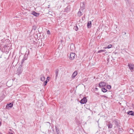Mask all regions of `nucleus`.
Instances as JSON below:
<instances>
[{
	"label": "nucleus",
	"instance_id": "c756f323",
	"mask_svg": "<svg viewBox=\"0 0 134 134\" xmlns=\"http://www.w3.org/2000/svg\"><path fill=\"white\" fill-rule=\"evenodd\" d=\"M117 52H113V54H117Z\"/></svg>",
	"mask_w": 134,
	"mask_h": 134
},
{
	"label": "nucleus",
	"instance_id": "5701e85b",
	"mask_svg": "<svg viewBox=\"0 0 134 134\" xmlns=\"http://www.w3.org/2000/svg\"><path fill=\"white\" fill-rule=\"evenodd\" d=\"M107 88L109 89H110L111 88V86L110 85H108L107 86Z\"/></svg>",
	"mask_w": 134,
	"mask_h": 134
},
{
	"label": "nucleus",
	"instance_id": "f257e3e1",
	"mask_svg": "<svg viewBox=\"0 0 134 134\" xmlns=\"http://www.w3.org/2000/svg\"><path fill=\"white\" fill-rule=\"evenodd\" d=\"M128 66L129 67L131 71V72H132L134 69V64L132 63H129L128 64Z\"/></svg>",
	"mask_w": 134,
	"mask_h": 134
},
{
	"label": "nucleus",
	"instance_id": "79ce46f5",
	"mask_svg": "<svg viewBox=\"0 0 134 134\" xmlns=\"http://www.w3.org/2000/svg\"><path fill=\"white\" fill-rule=\"evenodd\" d=\"M115 127H116V126H115L114 127V128H115Z\"/></svg>",
	"mask_w": 134,
	"mask_h": 134
},
{
	"label": "nucleus",
	"instance_id": "dca6fc26",
	"mask_svg": "<svg viewBox=\"0 0 134 134\" xmlns=\"http://www.w3.org/2000/svg\"><path fill=\"white\" fill-rule=\"evenodd\" d=\"M102 91L104 92H105L107 91V90L104 87L102 88Z\"/></svg>",
	"mask_w": 134,
	"mask_h": 134
},
{
	"label": "nucleus",
	"instance_id": "b1692460",
	"mask_svg": "<svg viewBox=\"0 0 134 134\" xmlns=\"http://www.w3.org/2000/svg\"><path fill=\"white\" fill-rule=\"evenodd\" d=\"M25 60L24 59H23L22 60V62H21V65H22L23 63L24 62V61Z\"/></svg>",
	"mask_w": 134,
	"mask_h": 134
},
{
	"label": "nucleus",
	"instance_id": "a19ab883",
	"mask_svg": "<svg viewBox=\"0 0 134 134\" xmlns=\"http://www.w3.org/2000/svg\"><path fill=\"white\" fill-rule=\"evenodd\" d=\"M119 103H120V104H121V103H120V102H119Z\"/></svg>",
	"mask_w": 134,
	"mask_h": 134
},
{
	"label": "nucleus",
	"instance_id": "a878e982",
	"mask_svg": "<svg viewBox=\"0 0 134 134\" xmlns=\"http://www.w3.org/2000/svg\"><path fill=\"white\" fill-rule=\"evenodd\" d=\"M47 82H48V81H47V80L44 82V86H45L47 84Z\"/></svg>",
	"mask_w": 134,
	"mask_h": 134
},
{
	"label": "nucleus",
	"instance_id": "4468645a",
	"mask_svg": "<svg viewBox=\"0 0 134 134\" xmlns=\"http://www.w3.org/2000/svg\"><path fill=\"white\" fill-rule=\"evenodd\" d=\"M70 49L72 51L73 50H74L75 49V47L74 46V45L72 44L71 45L70 47Z\"/></svg>",
	"mask_w": 134,
	"mask_h": 134
},
{
	"label": "nucleus",
	"instance_id": "39448f33",
	"mask_svg": "<svg viewBox=\"0 0 134 134\" xmlns=\"http://www.w3.org/2000/svg\"><path fill=\"white\" fill-rule=\"evenodd\" d=\"M113 122L116 125V127H118L119 126V124L116 120H114Z\"/></svg>",
	"mask_w": 134,
	"mask_h": 134
},
{
	"label": "nucleus",
	"instance_id": "1a4fd4ad",
	"mask_svg": "<svg viewBox=\"0 0 134 134\" xmlns=\"http://www.w3.org/2000/svg\"><path fill=\"white\" fill-rule=\"evenodd\" d=\"M107 125L108 126L109 129H111L113 127V125L110 122H108V124Z\"/></svg>",
	"mask_w": 134,
	"mask_h": 134
},
{
	"label": "nucleus",
	"instance_id": "2eb2a0df",
	"mask_svg": "<svg viewBox=\"0 0 134 134\" xmlns=\"http://www.w3.org/2000/svg\"><path fill=\"white\" fill-rule=\"evenodd\" d=\"M32 14L36 16H37L39 15V14L36 13L35 12H33L32 13Z\"/></svg>",
	"mask_w": 134,
	"mask_h": 134
},
{
	"label": "nucleus",
	"instance_id": "cd10ccee",
	"mask_svg": "<svg viewBox=\"0 0 134 134\" xmlns=\"http://www.w3.org/2000/svg\"><path fill=\"white\" fill-rule=\"evenodd\" d=\"M47 33L48 34H50V31L49 30H48L47 32Z\"/></svg>",
	"mask_w": 134,
	"mask_h": 134
},
{
	"label": "nucleus",
	"instance_id": "f3484780",
	"mask_svg": "<svg viewBox=\"0 0 134 134\" xmlns=\"http://www.w3.org/2000/svg\"><path fill=\"white\" fill-rule=\"evenodd\" d=\"M55 74H56V77H57L58 76V69H57L56 70Z\"/></svg>",
	"mask_w": 134,
	"mask_h": 134
},
{
	"label": "nucleus",
	"instance_id": "412c9836",
	"mask_svg": "<svg viewBox=\"0 0 134 134\" xmlns=\"http://www.w3.org/2000/svg\"><path fill=\"white\" fill-rule=\"evenodd\" d=\"M55 129H56V131L57 132V133L58 134L59 132V129H58L57 128V127H55Z\"/></svg>",
	"mask_w": 134,
	"mask_h": 134
},
{
	"label": "nucleus",
	"instance_id": "f8f14e48",
	"mask_svg": "<svg viewBox=\"0 0 134 134\" xmlns=\"http://www.w3.org/2000/svg\"><path fill=\"white\" fill-rule=\"evenodd\" d=\"M91 21L88 22L87 23V27L88 28H90L91 27Z\"/></svg>",
	"mask_w": 134,
	"mask_h": 134
},
{
	"label": "nucleus",
	"instance_id": "aec40b11",
	"mask_svg": "<svg viewBox=\"0 0 134 134\" xmlns=\"http://www.w3.org/2000/svg\"><path fill=\"white\" fill-rule=\"evenodd\" d=\"M105 51V50H101L98 51V53H101Z\"/></svg>",
	"mask_w": 134,
	"mask_h": 134
},
{
	"label": "nucleus",
	"instance_id": "4c0bfd02",
	"mask_svg": "<svg viewBox=\"0 0 134 134\" xmlns=\"http://www.w3.org/2000/svg\"><path fill=\"white\" fill-rule=\"evenodd\" d=\"M48 8H49V5H48Z\"/></svg>",
	"mask_w": 134,
	"mask_h": 134
},
{
	"label": "nucleus",
	"instance_id": "2f4dec72",
	"mask_svg": "<svg viewBox=\"0 0 134 134\" xmlns=\"http://www.w3.org/2000/svg\"><path fill=\"white\" fill-rule=\"evenodd\" d=\"M49 77H48L47 78V80H48V81L49 80Z\"/></svg>",
	"mask_w": 134,
	"mask_h": 134
},
{
	"label": "nucleus",
	"instance_id": "9b49d317",
	"mask_svg": "<svg viewBox=\"0 0 134 134\" xmlns=\"http://www.w3.org/2000/svg\"><path fill=\"white\" fill-rule=\"evenodd\" d=\"M127 114L129 115L134 116V112L132 111H129L127 113Z\"/></svg>",
	"mask_w": 134,
	"mask_h": 134
},
{
	"label": "nucleus",
	"instance_id": "f704fd0d",
	"mask_svg": "<svg viewBox=\"0 0 134 134\" xmlns=\"http://www.w3.org/2000/svg\"><path fill=\"white\" fill-rule=\"evenodd\" d=\"M50 12H50H49V14H51V13Z\"/></svg>",
	"mask_w": 134,
	"mask_h": 134
},
{
	"label": "nucleus",
	"instance_id": "ea45409f",
	"mask_svg": "<svg viewBox=\"0 0 134 134\" xmlns=\"http://www.w3.org/2000/svg\"><path fill=\"white\" fill-rule=\"evenodd\" d=\"M48 8H49V5H48Z\"/></svg>",
	"mask_w": 134,
	"mask_h": 134
},
{
	"label": "nucleus",
	"instance_id": "c9c22d12",
	"mask_svg": "<svg viewBox=\"0 0 134 134\" xmlns=\"http://www.w3.org/2000/svg\"><path fill=\"white\" fill-rule=\"evenodd\" d=\"M130 130H131V131L133 130L132 129H131Z\"/></svg>",
	"mask_w": 134,
	"mask_h": 134
},
{
	"label": "nucleus",
	"instance_id": "c85d7f7f",
	"mask_svg": "<svg viewBox=\"0 0 134 134\" xmlns=\"http://www.w3.org/2000/svg\"><path fill=\"white\" fill-rule=\"evenodd\" d=\"M27 59V57L25 56V55L24 56L23 59H24L25 60H26Z\"/></svg>",
	"mask_w": 134,
	"mask_h": 134
},
{
	"label": "nucleus",
	"instance_id": "9d476101",
	"mask_svg": "<svg viewBox=\"0 0 134 134\" xmlns=\"http://www.w3.org/2000/svg\"><path fill=\"white\" fill-rule=\"evenodd\" d=\"M13 105V104L10 103L9 104H7L6 108L7 109H9V108H11L12 107Z\"/></svg>",
	"mask_w": 134,
	"mask_h": 134
},
{
	"label": "nucleus",
	"instance_id": "e433bc0d",
	"mask_svg": "<svg viewBox=\"0 0 134 134\" xmlns=\"http://www.w3.org/2000/svg\"><path fill=\"white\" fill-rule=\"evenodd\" d=\"M124 34L125 35L126 34V33L125 32H124Z\"/></svg>",
	"mask_w": 134,
	"mask_h": 134
},
{
	"label": "nucleus",
	"instance_id": "37998d69",
	"mask_svg": "<svg viewBox=\"0 0 134 134\" xmlns=\"http://www.w3.org/2000/svg\"><path fill=\"white\" fill-rule=\"evenodd\" d=\"M0 134H2L1 133H0Z\"/></svg>",
	"mask_w": 134,
	"mask_h": 134
},
{
	"label": "nucleus",
	"instance_id": "f03ea898",
	"mask_svg": "<svg viewBox=\"0 0 134 134\" xmlns=\"http://www.w3.org/2000/svg\"><path fill=\"white\" fill-rule=\"evenodd\" d=\"M22 65H20L18 69L17 73L18 75H19L23 71V69L22 68Z\"/></svg>",
	"mask_w": 134,
	"mask_h": 134
},
{
	"label": "nucleus",
	"instance_id": "ddd939ff",
	"mask_svg": "<svg viewBox=\"0 0 134 134\" xmlns=\"http://www.w3.org/2000/svg\"><path fill=\"white\" fill-rule=\"evenodd\" d=\"M45 77L43 75H41L40 80L41 81H44L45 80Z\"/></svg>",
	"mask_w": 134,
	"mask_h": 134
},
{
	"label": "nucleus",
	"instance_id": "bb28decb",
	"mask_svg": "<svg viewBox=\"0 0 134 134\" xmlns=\"http://www.w3.org/2000/svg\"><path fill=\"white\" fill-rule=\"evenodd\" d=\"M100 96L101 97H104V98H108L106 96H105L104 95Z\"/></svg>",
	"mask_w": 134,
	"mask_h": 134
},
{
	"label": "nucleus",
	"instance_id": "20e7f679",
	"mask_svg": "<svg viewBox=\"0 0 134 134\" xmlns=\"http://www.w3.org/2000/svg\"><path fill=\"white\" fill-rule=\"evenodd\" d=\"M75 54L74 53H71L70 54V59L72 60L74 59L75 58Z\"/></svg>",
	"mask_w": 134,
	"mask_h": 134
},
{
	"label": "nucleus",
	"instance_id": "58836bf2",
	"mask_svg": "<svg viewBox=\"0 0 134 134\" xmlns=\"http://www.w3.org/2000/svg\"><path fill=\"white\" fill-rule=\"evenodd\" d=\"M48 8H49V5H48Z\"/></svg>",
	"mask_w": 134,
	"mask_h": 134
},
{
	"label": "nucleus",
	"instance_id": "423d86ee",
	"mask_svg": "<svg viewBox=\"0 0 134 134\" xmlns=\"http://www.w3.org/2000/svg\"><path fill=\"white\" fill-rule=\"evenodd\" d=\"M106 85V83H105L104 82H102L99 83V87H104Z\"/></svg>",
	"mask_w": 134,
	"mask_h": 134
},
{
	"label": "nucleus",
	"instance_id": "0eeeda50",
	"mask_svg": "<svg viewBox=\"0 0 134 134\" xmlns=\"http://www.w3.org/2000/svg\"><path fill=\"white\" fill-rule=\"evenodd\" d=\"M77 71H75L73 73L71 77L72 79H74L76 75H77Z\"/></svg>",
	"mask_w": 134,
	"mask_h": 134
},
{
	"label": "nucleus",
	"instance_id": "7ed1b4c3",
	"mask_svg": "<svg viewBox=\"0 0 134 134\" xmlns=\"http://www.w3.org/2000/svg\"><path fill=\"white\" fill-rule=\"evenodd\" d=\"M87 102V99L86 97H84L80 101V103L81 104H84Z\"/></svg>",
	"mask_w": 134,
	"mask_h": 134
},
{
	"label": "nucleus",
	"instance_id": "6e6552de",
	"mask_svg": "<svg viewBox=\"0 0 134 134\" xmlns=\"http://www.w3.org/2000/svg\"><path fill=\"white\" fill-rule=\"evenodd\" d=\"M83 8H80L79 9V10L78 13L77 15L80 17L82 15V12L81 11L82 10Z\"/></svg>",
	"mask_w": 134,
	"mask_h": 134
},
{
	"label": "nucleus",
	"instance_id": "6ab92c4d",
	"mask_svg": "<svg viewBox=\"0 0 134 134\" xmlns=\"http://www.w3.org/2000/svg\"><path fill=\"white\" fill-rule=\"evenodd\" d=\"M131 88L130 89L131 90V91H130L131 92H132L133 91V88H134L133 87V86H131L130 87Z\"/></svg>",
	"mask_w": 134,
	"mask_h": 134
},
{
	"label": "nucleus",
	"instance_id": "7c9ffc66",
	"mask_svg": "<svg viewBox=\"0 0 134 134\" xmlns=\"http://www.w3.org/2000/svg\"><path fill=\"white\" fill-rule=\"evenodd\" d=\"M4 48L5 49H6V48H8V47L7 46H6V45H5V46H4Z\"/></svg>",
	"mask_w": 134,
	"mask_h": 134
},
{
	"label": "nucleus",
	"instance_id": "393cba45",
	"mask_svg": "<svg viewBox=\"0 0 134 134\" xmlns=\"http://www.w3.org/2000/svg\"><path fill=\"white\" fill-rule=\"evenodd\" d=\"M36 26H34L32 28V29L34 30H35L36 29Z\"/></svg>",
	"mask_w": 134,
	"mask_h": 134
},
{
	"label": "nucleus",
	"instance_id": "a211bd4d",
	"mask_svg": "<svg viewBox=\"0 0 134 134\" xmlns=\"http://www.w3.org/2000/svg\"><path fill=\"white\" fill-rule=\"evenodd\" d=\"M74 29L76 31H77L78 30V27L76 25L74 27Z\"/></svg>",
	"mask_w": 134,
	"mask_h": 134
},
{
	"label": "nucleus",
	"instance_id": "473e14b6",
	"mask_svg": "<svg viewBox=\"0 0 134 134\" xmlns=\"http://www.w3.org/2000/svg\"><path fill=\"white\" fill-rule=\"evenodd\" d=\"M13 134V133H12L9 132L8 134Z\"/></svg>",
	"mask_w": 134,
	"mask_h": 134
},
{
	"label": "nucleus",
	"instance_id": "72a5a7b5",
	"mask_svg": "<svg viewBox=\"0 0 134 134\" xmlns=\"http://www.w3.org/2000/svg\"><path fill=\"white\" fill-rule=\"evenodd\" d=\"M103 48H104V49H106V48H107V47H104Z\"/></svg>",
	"mask_w": 134,
	"mask_h": 134
},
{
	"label": "nucleus",
	"instance_id": "4be33fe9",
	"mask_svg": "<svg viewBox=\"0 0 134 134\" xmlns=\"http://www.w3.org/2000/svg\"><path fill=\"white\" fill-rule=\"evenodd\" d=\"M112 47V45L111 44H109L108 46L107 47V48H111Z\"/></svg>",
	"mask_w": 134,
	"mask_h": 134
}]
</instances>
